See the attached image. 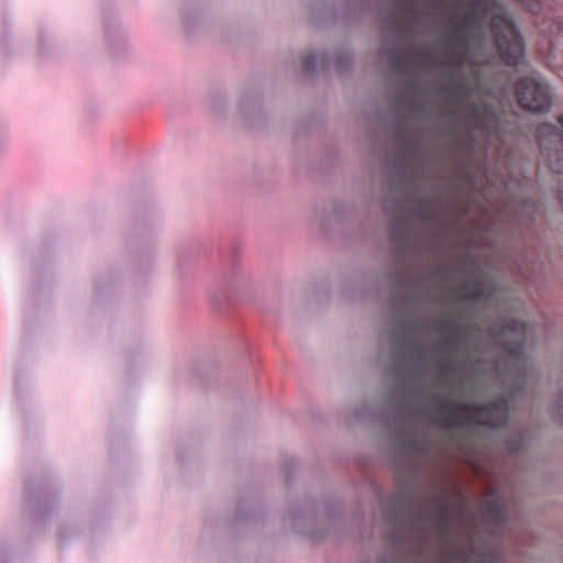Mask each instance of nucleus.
Instances as JSON below:
<instances>
[{
  "mask_svg": "<svg viewBox=\"0 0 563 563\" xmlns=\"http://www.w3.org/2000/svg\"><path fill=\"white\" fill-rule=\"evenodd\" d=\"M437 273L432 267L410 273L406 265L393 262L388 265L380 283L394 299H401V316L395 318L389 331L390 377L389 387L377 408L369 401L349 406L347 417L355 420H390V449L399 466L412 468L417 460L427 456L432 446V431L452 432L462 421L470 424L498 429L508 419V396L498 395L495 399L476 405L455 399L451 391L437 393L426 383L432 375L428 363L432 361L441 379L448 385L454 373V364L460 362L466 367L471 360V346L467 338L462 340V325L459 321L443 317L440 323L441 339L435 344L445 357H433L432 349L427 344L430 330L427 314L431 306L438 303L446 288L434 286Z\"/></svg>",
  "mask_w": 563,
  "mask_h": 563,
  "instance_id": "f257e3e1",
  "label": "nucleus"
},
{
  "mask_svg": "<svg viewBox=\"0 0 563 563\" xmlns=\"http://www.w3.org/2000/svg\"><path fill=\"white\" fill-rule=\"evenodd\" d=\"M438 2L346 0L338 13L349 22L357 21L367 12H373L377 20L384 38L379 59L391 86V107L400 142V151L391 159L388 189L395 196L399 221L419 220L430 249L438 244L444 220L438 199L428 192L426 185L431 155L427 147L426 124L432 118L424 88L429 64L424 51L413 42L428 29Z\"/></svg>",
  "mask_w": 563,
  "mask_h": 563,
  "instance_id": "f03ea898",
  "label": "nucleus"
},
{
  "mask_svg": "<svg viewBox=\"0 0 563 563\" xmlns=\"http://www.w3.org/2000/svg\"><path fill=\"white\" fill-rule=\"evenodd\" d=\"M378 501L382 538L400 543L407 531L421 539L433 530L448 541L441 563H500L504 544L518 545L523 531L510 520L508 500L500 488L488 487L477 509L459 489L451 492L440 484L418 490L407 477L398 479L395 493L386 498L374 487Z\"/></svg>",
  "mask_w": 563,
  "mask_h": 563,
  "instance_id": "7ed1b4c3",
  "label": "nucleus"
},
{
  "mask_svg": "<svg viewBox=\"0 0 563 563\" xmlns=\"http://www.w3.org/2000/svg\"><path fill=\"white\" fill-rule=\"evenodd\" d=\"M471 38L472 34L466 27L461 26L455 16L451 18L444 41L448 54L437 63L450 77L460 75L465 65H476L475 56L468 53Z\"/></svg>",
  "mask_w": 563,
  "mask_h": 563,
  "instance_id": "20e7f679",
  "label": "nucleus"
},
{
  "mask_svg": "<svg viewBox=\"0 0 563 563\" xmlns=\"http://www.w3.org/2000/svg\"><path fill=\"white\" fill-rule=\"evenodd\" d=\"M490 27L503 62L509 66L520 65L525 53L523 40L514 21L506 15H496Z\"/></svg>",
  "mask_w": 563,
  "mask_h": 563,
  "instance_id": "39448f33",
  "label": "nucleus"
},
{
  "mask_svg": "<svg viewBox=\"0 0 563 563\" xmlns=\"http://www.w3.org/2000/svg\"><path fill=\"white\" fill-rule=\"evenodd\" d=\"M516 97L520 107L532 113H545L551 108V96L547 84L531 77L516 82Z\"/></svg>",
  "mask_w": 563,
  "mask_h": 563,
  "instance_id": "423d86ee",
  "label": "nucleus"
},
{
  "mask_svg": "<svg viewBox=\"0 0 563 563\" xmlns=\"http://www.w3.org/2000/svg\"><path fill=\"white\" fill-rule=\"evenodd\" d=\"M559 123L560 128L545 123L538 129L541 156L554 173H563V115Z\"/></svg>",
  "mask_w": 563,
  "mask_h": 563,
  "instance_id": "0eeeda50",
  "label": "nucleus"
},
{
  "mask_svg": "<svg viewBox=\"0 0 563 563\" xmlns=\"http://www.w3.org/2000/svg\"><path fill=\"white\" fill-rule=\"evenodd\" d=\"M286 521L294 528L295 531L301 534H308L314 540H319L330 532H319L314 526L320 522H332L331 516L324 517L317 514L316 509L311 505L295 506L289 509Z\"/></svg>",
  "mask_w": 563,
  "mask_h": 563,
  "instance_id": "6e6552de",
  "label": "nucleus"
},
{
  "mask_svg": "<svg viewBox=\"0 0 563 563\" xmlns=\"http://www.w3.org/2000/svg\"><path fill=\"white\" fill-rule=\"evenodd\" d=\"M526 331L527 325L515 318L506 320L500 327L493 324L489 329L490 335L515 357L522 352Z\"/></svg>",
  "mask_w": 563,
  "mask_h": 563,
  "instance_id": "1a4fd4ad",
  "label": "nucleus"
},
{
  "mask_svg": "<svg viewBox=\"0 0 563 563\" xmlns=\"http://www.w3.org/2000/svg\"><path fill=\"white\" fill-rule=\"evenodd\" d=\"M472 266L477 272L476 276H473L464 282V289L462 292V300L464 301H488L496 287L495 282L485 280V274L481 262L472 261Z\"/></svg>",
  "mask_w": 563,
  "mask_h": 563,
  "instance_id": "9d476101",
  "label": "nucleus"
},
{
  "mask_svg": "<svg viewBox=\"0 0 563 563\" xmlns=\"http://www.w3.org/2000/svg\"><path fill=\"white\" fill-rule=\"evenodd\" d=\"M529 443L530 434L521 428L506 433L505 450L508 456L514 460L517 470L523 468L526 461L530 459Z\"/></svg>",
  "mask_w": 563,
  "mask_h": 563,
  "instance_id": "9b49d317",
  "label": "nucleus"
},
{
  "mask_svg": "<svg viewBox=\"0 0 563 563\" xmlns=\"http://www.w3.org/2000/svg\"><path fill=\"white\" fill-rule=\"evenodd\" d=\"M485 243L494 254L500 255L505 258L509 257L514 263L515 267L526 279L532 278L541 269L542 264L539 261L534 260L533 257L529 256L528 254L521 252H516L515 254L511 255L503 254V250L498 246L497 241L493 240L490 236L485 238Z\"/></svg>",
  "mask_w": 563,
  "mask_h": 563,
  "instance_id": "f8f14e48",
  "label": "nucleus"
},
{
  "mask_svg": "<svg viewBox=\"0 0 563 563\" xmlns=\"http://www.w3.org/2000/svg\"><path fill=\"white\" fill-rule=\"evenodd\" d=\"M261 113L262 106L258 95L253 91H245L239 98L233 115L252 125Z\"/></svg>",
  "mask_w": 563,
  "mask_h": 563,
  "instance_id": "ddd939ff",
  "label": "nucleus"
},
{
  "mask_svg": "<svg viewBox=\"0 0 563 563\" xmlns=\"http://www.w3.org/2000/svg\"><path fill=\"white\" fill-rule=\"evenodd\" d=\"M468 114L474 123L485 130H497L499 124V117L496 109L486 102H471L468 104Z\"/></svg>",
  "mask_w": 563,
  "mask_h": 563,
  "instance_id": "4468645a",
  "label": "nucleus"
},
{
  "mask_svg": "<svg viewBox=\"0 0 563 563\" xmlns=\"http://www.w3.org/2000/svg\"><path fill=\"white\" fill-rule=\"evenodd\" d=\"M541 206L532 198L523 199L514 216V222L518 227L528 228L537 221Z\"/></svg>",
  "mask_w": 563,
  "mask_h": 563,
  "instance_id": "2eb2a0df",
  "label": "nucleus"
},
{
  "mask_svg": "<svg viewBox=\"0 0 563 563\" xmlns=\"http://www.w3.org/2000/svg\"><path fill=\"white\" fill-rule=\"evenodd\" d=\"M354 211H355V205L353 202L347 201V200H338L327 208L325 214L321 216L318 219V221L321 227L325 228L327 227V219H325L327 216L333 217L339 220H343V219L350 217L351 214H353Z\"/></svg>",
  "mask_w": 563,
  "mask_h": 563,
  "instance_id": "dca6fc26",
  "label": "nucleus"
},
{
  "mask_svg": "<svg viewBox=\"0 0 563 563\" xmlns=\"http://www.w3.org/2000/svg\"><path fill=\"white\" fill-rule=\"evenodd\" d=\"M322 65L330 67L334 66L339 71H344L351 64V55L349 51L343 49L335 53L333 56L330 54L321 55Z\"/></svg>",
  "mask_w": 563,
  "mask_h": 563,
  "instance_id": "f3484780",
  "label": "nucleus"
},
{
  "mask_svg": "<svg viewBox=\"0 0 563 563\" xmlns=\"http://www.w3.org/2000/svg\"><path fill=\"white\" fill-rule=\"evenodd\" d=\"M210 112L217 119H227L231 113L228 97L223 93L214 95L210 100Z\"/></svg>",
  "mask_w": 563,
  "mask_h": 563,
  "instance_id": "a211bd4d",
  "label": "nucleus"
},
{
  "mask_svg": "<svg viewBox=\"0 0 563 563\" xmlns=\"http://www.w3.org/2000/svg\"><path fill=\"white\" fill-rule=\"evenodd\" d=\"M107 40L115 54L124 49L128 43L126 34L120 27H109L107 30Z\"/></svg>",
  "mask_w": 563,
  "mask_h": 563,
  "instance_id": "6ab92c4d",
  "label": "nucleus"
},
{
  "mask_svg": "<svg viewBox=\"0 0 563 563\" xmlns=\"http://www.w3.org/2000/svg\"><path fill=\"white\" fill-rule=\"evenodd\" d=\"M318 59H319V56L316 51L308 49L307 52H305L302 59H301V65H302L303 71L308 75L314 74L317 64H318Z\"/></svg>",
  "mask_w": 563,
  "mask_h": 563,
  "instance_id": "aec40b11",
  "label": "nucleus"
},
{
  "mask_svg": "<svg viewBox=\"0 0 563 563\" xmlns=\"http://www.w3.org/2000/svg\"><path fill=\"white\" fill-rule=\"evenodd\" d=\"M552 418L563 424V389L559 391L555 401L550 407Z\"/></svg>",
  "mask_w": 563,
  "mask_h": 563,
  "instance_id": "412c9836",
  "label": "nucleus"
},
{
  "mask_svg": "<svg viewBox=\"0 0 563 563\" xmlns=\"http://www.w3.org/2000/svg\"><path fill=\"white\" fill-rule=\"evenodd\" d=\"M526 387V367L520 366L518 367V374L515 382V393L512 397L520 396Z\"/></svg>",
  "mask_w": 563,
  "mask_h": 563,
  "instance_id": "4be33fe9",
  "label": "nucleus"
},
{
  "mask_svg": "<svg viewBox=\"0 0 563 563\" xmlns=\"http://www.w3.org/2000/svg\"><path fill=\"white\" fill-rule=\"evenodd\" d=\"M376 563H398L397 559L390 554V553H386V554H382Z\"/></svg>",
  "mask_w": 563,
  "mask_h": 563,
  "instance_id": "5701e85b",
  "label": "nucleus"
},
{
  "mask_svg": "<svg viewBox=\"0 0 563 563\" xmlns=\"http://www.w3.org/2000/svg\"><path fill=\"white\" fill-rule=\"evenodd\" d=\"M475 35H478L481 41H483L485 37L484 32L482 30H476Z\"/></svg>",
  "mask_w": 563,
  "mask_h": 563,
  "instance_id": "b1692460",
  "label": "nucleus"
},
{
  "mask_svg": "<svg viewBox=\"0 0 563 563\" xmlns=\"http://www.w3.org/2000/svg\"><path fill=\"white\" fill-rule=\"evenodd\" d=\"M461 384H462V387H463V388H465V387H466V380H465V379H462Z\"/></svg>",
  "mask_w": 563,
  "mask_h": 563,
  "instance_id": "393cba45",
  "label": "nucleus"
},
{
  "mask_svg": "<svg viewBox=\"0 0 563 563\" xmlns=\"http://www.w3.org/2000/svg\"><path fill=\"white\" fill-rule=\"evenodd\" d=\"M476 362H477V364H481L482 363V358L478 357V360Z\"/></svg>",
  "mask_w": 563,
  "mask_h": 563,
  "instance_id": "a878e982",
  "label": "nucleus"
}]
</instances>
